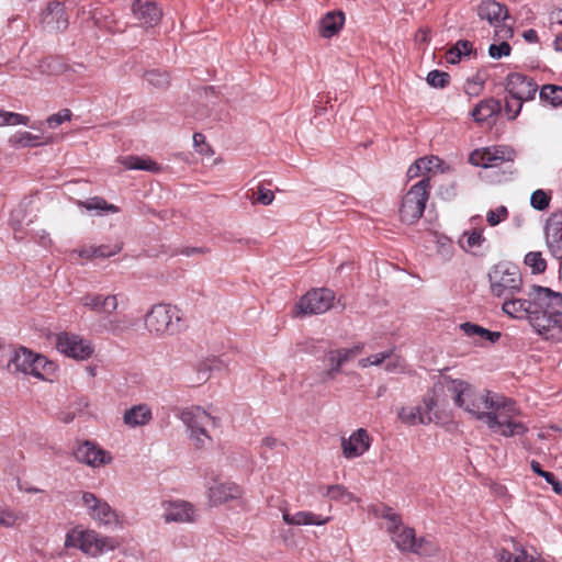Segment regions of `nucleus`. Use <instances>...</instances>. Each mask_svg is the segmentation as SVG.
<instances>
[{"label":"nucleus","mask_w":562,"mask_h":562,"mask_svg":"<svg viewBox=\"0 0 562 562\" xmlns=\"http://www.w3.org/2000/svg\"><path fill=\"white\" fill-rule=\"evenodd\" d=\"M443 385L456 406L488 429L504 437L522 435L527 426L517 419L519 408L510 398L487 390H476L463 380L445 378Z\"/></svg>","instance_id":"nucleus-1"},{"label":"nucleus","mask_w":562,"mask_h":562,"mask_svg":"<svg viewBox=\"0 0 562 562\" xmlns=\"http://www.w3.org/2000/svg\"><path fill=\"white\" fill-rule=\"evenodd\" d=\"M502 311L515 319H527L546 340L562 341V293L532 285L524 296L503 297Z\"/></svg>","instance_id":"nucleus-2"},{"label":"nucleus","mask_w":562,"mask_h":562,"mask_svg":"<svg viewBox=\"0 0 562 562\" xmlns=\"http://www.w3.org/2000/svg\"><path fill=\"white\" fill-rule=\"evenodd\" d=\"M177 416L186 426L192 446L204 449L212 443L209 428L215 424V419L203 407L198 405L182 407L178 409Z\"/></svg>","instance_id":"nucleus-3"},{"label":"nucleus","mask_w":562,"mask_h":562,"mask_svg":"<svg viewBox=\"0 0 562 562\" xmlns=\"http://www.w3.org/2000/svg\"><path fill=\"white\" fill-rule=\"evenodd\" d=\"M487 278L491 294L495 297L503 299L522 292L521 273L512 262H497L488 270Z\"/></svg>","instance_id":"nucleus-4"},{"label":"nucleus","mask_w":562,"mask_h":562,"mask_svg":"<svg viewBox=\"0 0 562 562\" xmlns=\"http://www.w3.org/2000/svg\"><path fill=\"white\" fill-rule=\"evenodd\" d=\"M147 330L156 336L175 335L181 329V313L170 304H156L145 316Z\"/></svg>","instance_id":"nucleus-5"},{"label":"nucleus","mask_w":562,"mask_h":562,"mask_svg":"<svg viewBox=\"0 0 562 562\" xmlns=\"http://www.w3.org/2000/svg\"><path fill=\"white\" fill-rule=\"evenodd\" d=\"M79 504L98 526L106 528L121 527L122 519L117 512L105 499L98 497L94 493L82 492Z\"/></svg>","instance_id":"nucleus-6"},{"label":"nucleus","mask_w":562,"mask_h":562,"mask_svg":"<svg viewBox=\"0 0 562 562\" xmlns=\"http://www.w3.org/2000/svg\"><path fill=\"white\" fill-rule=\"evenodd\" d=\"M429 178H423L412 186L401 203L400 217L402 222L413 224L420 218L429 196Z\"/></svg>","instance_id":"nucleus-7"},{"label":"nucleus","mask_w":562,"mask_h":562,"mask_svg":"<svg viewBox=\"0 0 562 562\" xmlns=\"http://www.w3.org/2000/svg\"><path fill=\"white\" fill-rule=\"evenodd\" d=\"M381 517L386 520V531L391 535L392 541L401 552H409L416 541L415 530L404 526L401 517L391 508H383Z\"/></svg>","instance_id":"nucleus-8"},{"label":"nucleus","mask_w":562,"mask_h":562,"mask_svg":"<svg viewBox=\"0 0 562 562\" xmlns=\"http://www.w3.org/2000/svg\"><path fill=\"white\" fill-rule=\"evenodd\" d=\"M335 294L329 289H313L305 293L296 303L295 316H306L323 314L327 312L334 303Z\"/></svg>","instance_id":"nucleus-9"},{"label":"nucleus","mask_w":562,"mask_h":562,"mask_svg":"<svg viewBox=\"0 0 562 562\" xmlns=\"http://www.w3.org/2000/svg\"><path fill=\"white\" fill-rule=\"evenodd\" d=\"M537 83L521 74H510L506 80V91L515 99L514 115H518L524 101L532 100L537 92Z\"/></svg>","instance_id":"nucleus-10"},{"label":"nucleus","mask_w":562,"mask_h":562,"mask_svg":"<svg viewBox=\"0 0 562 562\" xmlns=\"http://www.w3.org/2000/svg\"><path fill=\"white\" fill-rule=\"evenodd\" d=\"M165 522L193 524L200 515L196 507L183 499L164 501L161 503Z\"/></svg>","instance_id":"nucleus-11"},{"label":"nucleus","mask_w":562,"mask_h":562,"mask_svg":"<svg viewBox=\"0 0 562 562\" xmlns=\"http://www.w3.org/2000/svg\"><path fill=\"white\" fill-rule=\"evenodd\" d=\"M74 456L78 462L92 469H100L113 462V456L110 451L89 440L80 442Z\"/></svg>","instance_id":"nucleus-12"},{"label":"nucleus","mask_w":562,"mask_h":562,"mask_svg":"<svg viewBox=\"0 0 562 562\" xmlns=\"http://www.w3.org/2000/svg\"><path fill=\"white\" fill-rule=\"evenodd\" d=\"M515 151L508 146H493L476 149L470 155V162L477 167L494 168L505 161H513Z\"/></svg>","instance_id":"nucleus-13"},{"label":"nucleus","mask_w":562,"mask_h":562,"mask_svg":"<svg viewBox=\"0 0 562 562\" xmlns=\"http://www.w3.org/2000/svg\"><path fill=\"white\" fill-rule=\"evenodd\" d=\"M56 346L61 353L77 360H86L90 358L94 351L89 340L68 333L58 335Z\"/></svg>","instance_id":"nucleus-14"},{"label":"nucleus","mask_w":562,"mask_h":562,"mask_svg":"<svg viewBox=\"0 0 562 562\" xmlns=\"http://www.w3.org/2000/svg\"><path fill=\"white\" fill-rule=\"evenodd\" d=\"M0 353V367L11 373L29 374L30 367L32 366L33 351L24 347L5 348Z\"/></svg>","instance_id":"nucleus-15"},{"label":"nucleus","mask_w":562,"mask_h":562,"mask_svg":"<svg viewBox=\"0 0 562 562\" xmlns=\"http://www.w3.org/2000/svg\"><path fill=\"white\" fill-rule=\"evenodd\" d=\"M543 234L549 254L562 261V211L549 215L543 226Z\"/></svg>","instance_id":"nucleus-16"},{"label":"nucleus","mask_w":562,"mask_h":562,"mask_svg":"<svg viewBox=\"0 0 562 562\" xmlns=\"http://www.w3.org/2000/svg\"><path fill=\"white\" fill-rule=\"evenodd\" d=\"M83 536L81 552L92 558L112 551L119 546L114 538L102 536L93 529L85 528Z\"/></svg>","instance_id":"nucleus-17"},{"label":"nucleus","mask_w":562,"mask_h":562,"mask_svg":"<svg viewBox=\"0 0 562 562\" xmlns=\"http://www.w3.org/2000/svg\"><path fill=\"white\" fill-rule=\"evenodd\" d=\"M371 446V437L363 428L353 431L348 438H342L341 450L347 459H353L362 456Z\"/></svg>","instance_id":"nucleus-18"},{"label":"nucleus","mask_w":562,"mask_h":562,"mask_svg":"<svg viewBox=\"0 0 562 562\" xmlns=\"http://www.w3.org/2000/svg\"><path fill=\"white\" fill-rule=\"evenodd\" d=\"M458 244L467 254L472 256H482L487 248V239L484 236V228L473 226L465 229L460 236Z\"/></svg>","instance_id":"nucleus-19"},{"label":"nucleus","mask_w":562,"mask_h":562,"mask_svg":"<svg viewBox=\"0 0 562 562\" xmlns=\"http://www.w3.org/2000/svg\"><path fill=\"white\" fill-rule=\"evenodd\" d=\"M132 12L145 26L157 25L162 16L161 9L153 0H133Z\"/></svg>","instance_id":"nucleus-20"},{"label":"nucleus","mask_w":562,"mask_h":562,"mask_svg":"<svg viewBox=\"0 0 562 562\" xmlns=\"http://www.w3.org/2000/svg\"><path fill=\"white\" fill-rule=\"evenodd\" d=\"M241 488L233 482L215 480L207 488L210 502L214 505L224 504L241 496Z\"/></svg>","instance_id":"nucleus-21"},{"label":"nucleus","mask_w":562,"mask_h":562,"mask_svg":"<svg viewBox=\"0 0 562 562\" xmlns=\"http://www.w3.org/2000/svg\"><path fill=\"white\" fill-rule=\"evenodd\" d=\"M80 302L89 310L104 314L113 313L119 306L117 296L114 294L88 293L80 299Z\"/></svg>","instance_id":"nucleus-22"},{"label":"nucleus","mask_w":562,"mask_h":562,"mask_svg":"<svg viewBox=\"0 0 562 562\" xmlns=\"http://www.w3.org/2000/svg\"><path fill=\"white\" fill-rule=\"evenodd\" d=\"M153 419V412L148 404L142 403L126 409L123 414V423L131 427H143Z\"/></svg>","instance_id":"nucleus-23"},{"label":"nucleus","mask_w":562,"mask_h":562,"mask_svg":"<svg viewBox=\"0 0 562 562\" xmlns=\"http://www.w3.org/2000/svg\"><path fill=\"white\" fill-rule=\"evenodd\" d=\"M282 519L285 524L291 526H323L330 520L329 517H323L305 510L297 512L295 514H290L289 512L283 510Z\"/></svg>","instance_id":"nucleus-24"},{"label":"nucleus","mask_w":562,"mask_h":562,"mask_svg":"<svg viewBox=\"0 0 562 562\" xmlns=\"http://www.w3.org/2000/svg\"><path fill=\"white\" fill-rule=\"evenodd\" d=\"M42 21L50 31L64 30L67 26V18L63 5L59 2H52L43 12Z\"/></svg>","instance_id":"nucleus-25"},{"label":"nucleus","mask_w":562,"mask_h":562,"mask_svg":"<svg viewBox=\"0 0 562 562\" xmlns=\"http://www.w3.org/2000/svg\"><path fill=\"white\" fill-rule=\"evenodd\" d=\"M477 14L486 20L492 26L503 20H509L507 9L496 1H484L477 8Z\"/></svg>","instance_id":"nucleus-26"},{"label":"nucleus","mask_w":562,"mask_h":562,"mask_svg":"<svg viewBox=\"0 0 562 562\" xmlns=\"http://www.w3.org/2000/svg\"><path fill=\"white\" fill-rule=\"evenodd\" d=\"M345 23V15L340 11H331L319 21V33L323 37L330 38L335 36Z\"/></svg>","instance_id":"nucleus-27"},{"label":"nucleus","mask_w":562,"mask_h":562,"mask_svg":"<svg viewBox=\"0 0 562 562\" xmlns=\"http://www.w3.org/2000/svg\"><path fill=\"white\" fill-rule=\"evenodd\" d=\"M31 364L29 374L41 380H50L56 371V364L42 355L33 353Z\"/></svg>","instance_id":"nucleus-28"},{"label":"nucleus","mask_w":562,"mask_h":562,"mask_svg":"<svg viewBox=\"0 0 562 562\" xmlns=\"http://www.w3.org/2000/svg\"><path fill=\"white\" fill-rule=\"evenodd\" d=\"M460 328L468 337L473 338L475 344H483L484 341L496 342L501 337V333L491 331L472 323H463L460 325Z\"/></svg>","instance_id":"nucleus-29"},{"label":"nucleus","mask_w":562,"mask_h":562,"mask_svg":"<svg viewBox=\"0 0 562 562\" xmlns=\"http://www.w3.org/2000/svg\"><path fill=\"white\" fill-rule=\"evenodd\" d=\"M501 111V103L495 99H486L481 101L471 112L475 122H488Z\"/></svg>","instance_id":"nucleus-30"},{"label":"nucleus","mask_w":562,"mask_h":562,"mask_svg":"<svg viewBox=\"0 0 562 562\" xmlns=\"http://www.w3.org/2000/svg\"><path fill=\"white\" fill-rule=\"evenodd\" d=\"M119 162L128 170H145L156 173L161 169L156 161L146 157L126 156L120 158Z\"/></svg>","instance_id":"nucleus-31"},{"label":"nucleus","mask_w":562,"mask_h":562,"mask_svg":"<svg viewBox=\"0 0 562 562\" xmlns=\"http://www.w3.org/2000/svg\"><path fill=\"white\" fill-rule=\"evenodd\" d=\"M440 159L436 156L423 157L417 159L407 170L409 179L418 178L425 172L437 170L440 167Z\"/></svg>","instance_id":"nucleus-32"},{"label":"nucleus","mask_w":562,"mask_h":562,"mask_svg":"<svg viewBox=\"0 0 562 562\" xmlns=\"http://www.w3.org/2000/svg\"><path fill=\"white\" fill-rule=\"evenodd\" d=\"M226 366L227 364L224 362V360L218 357L205 358L198 363V380L204 382L210 378L212 372L221 371L226 368Z\"/></svg>","instance_id":"nucleus-33"},{"label":"nucleus","mask_w":562,"mask_h":562,"mask_svg":"<svg viewBox=\"0 0 562 562\" xmlns=\"http://www.w3.org/2000/svg\"><path fill=\"white\" fill-rule=\"evenodd\" d=\"M473 45L467 40H459L446 54V61L458 64L463 57L471 55Z\"/></svg>","instance_id":"nucleus-34"},{"label":"nucleus","mask_w":562,"mask_h":562,"mask_svg":"<svg viewBox=\"0 0 562 562\" xmlns=\"http://www.w3.org/2000/svg\"><path fill=\"white\" fill-rule=\"evenodd\" d=\"M499 562H543L540 555L535 551L529 552L525 549H516L515 553L502 551L499 553Z\"/></svg>","instance_id":"nucleus-35"},{"label":"nucleus","mask_w":562,"mask_h":562,"mask_svg":"<svg viewBox=\"0 0 562 562\" xmlns=\"http://www.w3.org/2000/svg\"><path fill=\"white\" fill-rule=\"evenodd\" d=\"M439 548L437 543L429 537L416 538L414 548L411 553H415L419 557L428 558L437 554Z\"/></svg>","instance_id":"nucleus-36"},{"label":"nucleus","mask_w":562,"mask_h":562,"mask_svg":"<svg viewBox=\"0 0 562 562\" xmlns=\"http://www.w3.org/2000/svg\"><path fill=\"white\" fill-rule=\"evenodd\" d=\"M540 99L550 105L558 108L562 105V87L555 85H544L540 89Z\"/></svg>","instance_id":"nucleus-37"},{"label":"nucleus","mask_w":562,"mask_h":562,"mask_svg":"<svg viewBox=\"0 0 562 562\" xmlns=\"http://www.w3.org/2000/svg\"><path fill=\"white\" fill-rule=\"evenodd\" d=\"M80 206H83L87 211H95L97 213L109 212L117 213L119 209L114 204H109L102 198H93L86 202H80Z\"/></svg>","instance_id":"nucleus-38"},{"label":"nucleus","mask_w":562,"mask_h":562,"mask_svg":"<svg viewBox=\"0 0 562 562\" xmlns=\"http://www.w3.org/2000/svg\"><path fill=\"white\" fill-rule=\"evenodd\" d=\"M524 262L532 273H542L547 269V261L540 251H530L525 256Z\"/></svg>","instance_id":"nucleus-39"},{"label":"nucleus","mask_w":562,"mask_h":562,"mask_svg":"<svg viewBox=\"0 0 562 562\" xmlns=\"http://www.w3.org/2000/svg\"><path fill=\"white\" fill-rule=\"evenodd\" d=\"M83 533H85V528H82L81 526L71 528L70 530L67 531V533L65 536L64 547L67 549L76 548L81 551L82 541H83V537H85Z\"/></svg>","instance_id":"nucleus-40"},{"label":"nucleus","mask_w":562,"mask_h":562,"mask_svg":"<svg viewBox=\"0 0 562 562\" xmlns=\"http://www.w3.org/2000/svg\"><path fill=\"white\" fill-rule=\"evenodd\" d=\"M437 401L434 395L424 397L423 403L417 406L420 409V424H429L434 420L432 409L436 407Z\"/></svg>","instance_id":"nucleus-41"},{"label":"nucleus","mask_w":562,"mask_h":562,"mask_svg":"<svg viewBox=\"0 0 562 562\" xmlns=\"http://www.w3.org/2000/svg\"><path fill=\"white\" fill-rule=\"evenodd\" d=\"M326 496L333 501H340L344 504H349L356 501L352 493L348 492L342 485H330L327 487Z\"/></svg>","instance_id":"nucleus-42"},{"label":"nucleus","mask_w":562,"mask_h":562,"mask_svg":"<svg viewBox=\"0 0 562 562\" xmlns=\"http://www.w3.org/2000/svg\"><path fill=\"white\" fill-rule=\"evenodd\" d=\"M551 194L549 191L538 189L532 192L530 196V204L535 210L543 211L549 206Z\"/></svg>","instance_id":"nucleus-43"},{"label":"nucleus","mask_w":562,"mask_h":562,"mask_svg":"<svg viewBox=\"0 0 562 562\" xmlns=\"http://www.w3.org/2000/svg\"><path fill=\"white\" fill-rule=\"evenodd\" d=\"M402 423L407 425L420 424V409L417 406L402 407L397 413Z\"/></svg>","instance_id":"nucleus-44"},{"label":"nucleus","mask_w":562,"mask_h":562,"mask_svg":"<svg viewBox=\"0 0 562 562\" xmlns=\"http://www.w3.org/2000/svg\"><path fill=\"white\" fill-rule=\"evenodd\" d=\"M326 366L328 367L326 375L329 379H333L337 373L340 372L344 363L340 361L339 355L335 350H331L326 356Z\"/></svg>","instance_id":"nucleus-45"},{"label":"nucleus","mask_w":562,"mask_h":562,"mask_svg":"<svg viewBox=\"0 0 562 562\" xmlns=\"http://www.w3.org/2000/svg\"><path fill=\"white\" fill-rule=\"evenodd\" d=\"M449 74L435 69L428 72L426 81L432 88H445L449 83Z\"/></svg>","instance_id":"nucleus-46"},{"label":"nucleus","mask_w":562,"mask_h":562,"mask_svg":"<svg viewBox=\"0 0 562 562\" xmlns=\"http://www.w3.org/2000/svg\"><path fill=\"white\" fill-rule=\"evenodd\" d=\"M389 357H391V350L378 352L367 358L360 359L358 366L362 369L369 368L371 366H380L384 363Z\"/></svg>","instance_id":"nucleus-47"},{"label":"nucleus","mask_w":562,"mask_h":562,"mask_svg":"<svg viewBox=\"0 0 562 562\" xmlns=\"http://www.w3.org/2000/svg\"><path fill=\"white\" fill-rule=\"evenodd\" d=\"M495 29V40L496 41H505L507 42L514 35V30L512 23H508V20H503L502 22L493 25Z\"/></svg>","instance_id":"nucleus-48"},{"label":"nucleus","mask_w":562,"mask_h":562,"mask_svg":"<svg viewBox=\"0 0 562 562\" xmlns=\"http://www.w3.org/2000/svg\"><path fill=\"white\" fill-rule=\"evenodd\" d=\"M508 216V210L506 206H498L495 210H490L486 214V221L490 226H496L501 222L505 221Z\"/></svg>","instance_id":"nucleus-49"},{"label":"nucleus","mask_w":562,"mask_h":562,"mask_svg":"<svg viewBox=\"0 0 562 562\" xmlns=\"http://www.w3.org/2000/svg\"><path fill=\"white\" fill-rule=\"evenodd\" d=\"M510 45L505 41H499L498 44H491L488 47V55L493 59H501L502 57L508 56L510 54Z\"/></svg>","instance_id":"nucleus-50"},{"label":"nucleus","mask_w":562,"mask_h":562,"mask_svg":"<svg viewBox=\"0 0 562 562\" xmlns=\"http://www.w3.org/2000/svg\"><path fill=\"white\" fill-rule=\"evenodd\" d=\"M146 80L155 87L164 88L169 83V76L159 70H150L146 72Z\"/></svg>","instance_id":"nucleus-51"},{"label":"nucleus","mask_w":562,"mask_h":562,"mask_svg":"<svg viewBox=\"0 0 562 562\" xmlns=\"http://www.w3.org/2000/svg\"><path fill=\"white\" fill-rule=\"evenodd\" d=\"M71 120V112L68 109H63L59 112L52 114L47 117L46 123L48 127L56 128L65 122Z\"/></svg>","instance_id":"nucleus-52"},{"label":"nucleus","mask_w":562,"mask_h":562,"mask_svg":"<svg viewBox=\"0 0 562 562\" xmlns=\"http://www.w3.org/2000/svg\"><path fill=\"white\" fill-rule=\"evenodd\" d=\"M38 136L33 135L29 132H19L10 139L12 143L20 145L22 147L33 146L38 144Z\"/></svg>","instance_id":"nucleus-53"},{"label":"nucleus","mask_w":562,"mask_h":562,"mask_svg":"<svg viewBox=\"0 0 562 562\" xmlns=\"http://www.w3.org/2000/svg\"><path fill=\"white\" fill-rule=\"evenodd\" d=\"M19 515L9 507H0V527L10 528L16 525Z\"/></svg>","instance_id":"nucleus-54"},{"label":"nucleus","mask_w":562,"mask_h":562,"mask_svg":"<svg viewBox=\"0 0 562 562\" xmlns=\"http://www.w3.org/2000/svg\"><path fill=\"white\" fill-rule=\"evenodd\" d=\"M404 368H405L404 360L391 350V357L386 358L384 369L387 372L396 373V372L403 371Z\"/></svg>","instance_id":"nucleus-55"},{"label":"nucleus","mask_w":562,"mask_h":562,"mask_svg":"<svg viewBox=\"0 0 562 562\" xmlns=\"http://www.w3.org/2000/svg\"><path fill=\"white\" fill-rule=\"evenodd\" d=\"M335 351L339 355L340 361H342V363L345 364L351 361L353 358H356L359 353H361L362 346L357 345L352 348H341L336 349Z\"/></svg>","instance_id":"nucleus-56"},{"label":"nucleus","mask_w":562,"mask_h":562,"mask_svg":"<svg viewBox=\"0 0 562 562\" xmlns=\"http://www.w3.org/2000/svg\"><path fill=\"white\" fill-rule=\"evenodd\" d=\"M483 88L484 81L481 78L475 77L467 80L464 85V92L469 95H479L483 91Z\"/></svg>","instance_id":"nucleus-57"},{"label":"nucleus","mask_w":562,"mask_h":562,"mask_svg":"<svg viewBox=\"0 0 562 562\" xmlns=\"http://www.w3.org/2000/svg\"><path fill=\"white\" fill-rule=\"evenodd\" d=\"M437 251L442 255L445 258H450L452 256V243L448 237L440 236L437 238Z\"/></svg>","instance_id":"nucleus-58"},{"label":"nucleus","mask_w":562,"mask_h":562,"mask_svg":"<svg viewBox=\"0 0 562 562\" xmlns=\"http://www.w3.org/2000/svg\"><path fill=\"white\" fill-rule=\"evenodd\" d=\"M122 247L120 245H114L113 247L109 246H98L93 248V254H95V257L106 258L114 256L121 251Z\"/></svg>","instance_id":"nucleus-59"},{"label":"nucleus","mask_w":562,"mask_h":562,"mask_svg":"<svg viewBox=\"0 0 562 562\" xmlns=\"http://www.w3.org/2000/svg\"><path fill=\"white\" fill-rule=\"evenodd\" d=\"M274 199V194L271 190L259 186L257 189L256 201L262 205H270Z\"/></svg>","instance_id":"nucleus-60"},{"label":"nucleus","mask_w":562,"mask_h":562,"mask_svg":"<svg viewBox=\"0 0 562 562\" xmlns=\"http://www.w3.org/2000/svg\"><path fill=\"white\" fill-rule=\"evenodd\" d=\"M127 327L124 325L123 321L119 318L109 319L104 324V329L114 335L122 334Z\"/></svg>","instance_id":"nucleus-61"},{"label":"nucleus","mask_w":562,"mask_h":562,"mask_svg":"<svg viewBox=\"0 0 562 562\" xmlns=\"http://www.w3.org/2000/svg\"><path fill=\"white\" fill-rule=\"evenodd\" d=\"M541 477H543L552 486L554 493L562 494V484L555 479L553 473L547 471L544 474H542Z\"/></svg>","instance_id":"nucleus-62"},{"label":"nucleus","mask_w":562,"mask_h":562,"mask_svg":"<svg viewBox=\"0 0 562 562\" xmlns=\"http://www.w3.org/2000/svg\"><path fill=\"white\" fill-rule=\"evenodd\" d=\"M7 116L10 120V125H27L30 121L27 116L14 112H9Z\"/></svg>","instance_id":"nucleus-63"},{"label":"nucleus","mask_w":562,"mask_h":562,"mask_svg":"<svg viewBox=\"0 0 562 562\" xmlns=\"http://www.w3.org/2000/svg\"><path fill=\"white\" fill-rule=\"evenodd\" d=\"M193 145L201 154H205L209 151V147L205 146V137L200 133H195L193 135Z\"/></svg>","instance_id":"nucleus-64"}]
</instances>
